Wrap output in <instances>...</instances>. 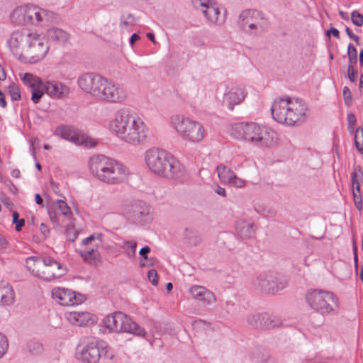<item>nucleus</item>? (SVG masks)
I'll use <instances>...</instances> for the list:
<instances>
[{"instance_id": "f257e3e1", "label": "nucleus", "mask_w": 363, "mask_h": 363, "mask_svg": "<svg viewBox=\"0 0 363 363\" xmlns=\"http://www.w3.org/2000/svg\"><path fill=\"white\" fill-rule=\"evenodd\" d=\"M108 128L120 140L134 146L144 143L150 135L144 121L136 113L124 108L115 113Z\"/></svg>"}, {"instance_id": "f03ea898", "label": "nucleus", "mask_w": 363, "mask_h": 363, "mask_svg": "<svg viewBox=\"0 0 363 363\" xmlns=\"http://www.w3.org/2000/svg\"><path fill=\"white\" fill-rule=\"evenodd\" d=\"M77 84L84 92L100 102L120 104L128 98L125 89L121 85L94 72L80 76Z\"/></svg>"}, {"instance_id": "7ed1b4c3", "label": "nucleus", "mask_w": 363, "mask_h": 363, "mask_svg": "<svg viewBox=\"0 0 363 363\" xmlns=\"http://www.w3.org/2000/svg\"><path fill=\"white\" fill-rule=\"evenodd\" d=\"M92 175L99 181L110 185H118L128 181L130 171L121 162L103 155L91 157L89 162Z\"/></svg>"}, {"instance_id": "20e7f679", "label": "nucleus", "mask_w": 363, "mask_h": 363, "mask_svg": "<svg viewBox=\"0 0 363 363\" xmlns=\"http://www.w3.org/2000/svg\"><path fill=\"white\" fill-rule=\"evenodd\" d=\"M145 162L152 174L162 178L177 179L184 173V167L179 160L158 148L147 150L145 152Z\"/></svg>"}, {"instance_id": "39448f33", "label": "nucleus", "mask_w": 363, "mask_h": 363, "mask_svg": "<svg viewBox=\"0 0 363 363\" xmlns=\"http://www.w3.org/2000/svg\"><path fill=\"white\" fill-rule=\"evenodd\" d=\"M233 129L238 132V137L260 147H272L277 143L278 136L272 128L255 123L234 124Z\"/></svg>"}, {"instance_id": "423d86ee", "label": "nucleus", "mask_w": 363, "mask_h": 363, "mask_svg": "<svg viewBox=\"0 0 363 363\" xmlns=\"http://www.w3.org/2000/svg\"><path fill=\"white\" fill-rule=\"evenodd\" d=\"M171 120L174 128L184 140L199 143L205 138V130L200 123L183 115H174Z\"/></svg>"}, {"instance_id": "0eeeda50", "label": "nucleus", "mask_w": 363, "mask_h": 363, "mask_svg": "<svg viewBox=\"0 0 363 363\" xmlns=\"http://www.w3.org/2000/svg\"><path fill=\"white\" fill-rule=\"evenodd\" d=\"M239 24L250 35H259L269 27V21L264 14L252 9L245 10L240 13Z\"/></svg>"}, {"instance_id": "6e6552de", "label": "nucleus", "mask_w": 363, "mask_h": 363, "mask_svg": "<svg viewBox=\"0 0 363 363\" xmlns=\"http://www.w3.org/2000/svg\"><path fill=\"white\" fill-rule=\"evenodd\" d=\"M306 301L313 310L323 315L330 313L338 306L337 299L333 294L320 290L308 292Z\"/></svg>"}, {"instance_id": "1a4fd4ad", "label": "nucleus", "mask_w": 363, "mask_h": 363, "mask_svg": "<svg viewBox=\"0 0 363 363\" xmlns=\"http://www.w3.org/2000/svg\"><path fill=\"white\" fill-rule=\"evenodd\" d=\"M48 50L49 48L45 40L34 30L21 62L30 64L36 63L45 57Z\"/></svg>"}, {"instance_id": "9d476101", "label": "nucleus", "mask_w": 363, "mask_h": 363, "mask_svg": "<svg viewBox=\"0 0 363 363\" xmlns=\"http://www.w3.org/2000/svg\"><path fill=\"white\" fill-rule=\"evenodd\" d=\"M33 31L23 28L16 30L11 33L8 40V46L13 55L20 61L23 57Z\"/></svg>"}, {"instance_id": "9b49d317", "label": "nucleus", "mask_w": 363, "mask_h": 363, "mask_svg": "<svg viewBox=\"0 0 363 363\" xmlns=\"http://www.w3.org/2000/svg\"><path fill=\"white\" fill-rule=\"evenodd\" d=\"M103 357H107L109 359L113 358L111 354H108L106 344L99 340L89 342L81 352L82 361L87 363H97Z\"/></svg>"}, {"instance_id": "f8f14e48", "label": "nucleus", "mask_w": 363, "mask_h": 363, "mask_svg": "<svg viewBox=\"0 0 363 363\" xmlns=\"http://www.w3.org/2000/svg\"><path fill=\"white\" fill-rule=\"evenodd\" d=\"M66 272V267L58 261L50 257H43L38 278L50 281L60 278L64 276Z\"/></svg>"}, {"instance_id": "ddd939ff", "label": "nucleus", "mask_w": 363, "mask_h": 363, "mask_svg": "<svg viewBox=\"0 0 363 363\" xmlns=\"http://www.w3.org/2000/svg\"><path fill=\"white\" fill-rule=\"evenodd\" d=\"M255 287L266 294H275L286 286V281L273 274H262L254 281Z\"/></svg>"}, {"instance_id": "4468645a", "label": "nucleus", "mask_w": 363, "mask_h": 363, "mask_svg": "<svg viewBox=\"0 0 363 363\" xmlns=\"http://www.w3.org/2000/svg\"><path fill=\"white\" fill-rule=\"evenodd\" d=\"M57 134L65 140L78 145H83L85 147H93L97 144L95 139L82 132L74 130L70 126L62 127L57 130Z\"/></svg>"}, {"instance_id": "2eb2a0df", "label": "nucleus", "mask_w": 363, "mask_h": 363, "mask_svg": "<svg viewBox=\"0 0 363 363\" xmlns=\"http://www.w3.org/2000/svg\"><path fill=\"white\" fill-rule=\"evenodd\" d=\"M51 294L56 302L64 306L78 305L84 301V297L80 294L66 288H54Z\"/></svg>"}, {"instance_id": "dca6fc26", "label": "nucleus", "mask_w": 363, "mask_h": 363, "mask_svg": "<svg viewBox=\"0 0 363 363\" xmlns=\"http://www.w3.org/2000/svg\"><path fill=\"white\" fill-rule=\"evenodd\" d=\"M291 98L286 96L276 99L271 107L273 118L279 123L287 125Z\"/></svg>"}, {"instance_id": "f3484780", "label": "nucleus", "mask_w": 363, "mask_h": 363, "mask_svg": "<svg viewBox=\"0 0 363 363\" xmlns=\"http://www.w3.org/2000/svg\"><path fill=\"white\" fill-rule=\"evenodd\" d=\"M245 98V90L236 85H229L225 87L223 91V104L230 110L234 106L240 104Z\"/></svg>"}, {"instance_id": "a211bd4d", "label": "nucleus", "mask_w": 363, "mask_h": 363, "mask_svg": "<svg viewBox=\"0 0 363 363\" xmlns=\"http://www.w3.org/2000/svg\"><path fill=\"white\" fill-rule=\"evenodd\" d=\"M306 106L301 100L291 98L287 125L292 126L303 122L306 117Z\"/></svg>"}, {"instance_id": "6ab92c4d", "label": "nucleus", "mask_w": 363, "mask_h": 363, "mask_svg": "<svg viewBox=\"0 0 363 363\" xmlns=\"http://www.w3.org/2000/svg\"><path fill=\"white\" fill-rule=\"evenodd\" d=\"M216 172L220 181L223 184H228L236 188H242L245 181L238 177L235 174L224 164L217 166Z\"/></svg>"}, {"instance_id": "aec40b11", "label": "nucleus", "mask_w": 363, "mask_h": 363, "mask_svg": "<svg viewBox=\"0 0 363 363\" xmlns=\"http://www.w3.org/2000/svg\"><path fill=\"white\" fill-rule=\"evenodd\" d=\"M250 324L257 328L272 329L282 325L281 319L277 316L254 315L249 319Z\"/></svg>"}, {"instance_id": "412c9836", "label": "nucleus", "mask_w": 363, "mask_h": 363, "mask_svg": "<svg viewBox=\"0 0 363 363\" xmlns=\"http://www.w3.org/2000/svg\"><path fill=\"white\" fill-rule=\"evenodd\" d=\"M41 91L53 99H64L69 94V88L58 82H44Z\"/></svg>"}, {"instance_id": "4be33fe9", "label": "nucleus", "mask_w": 363, "mask_h": 363, "mask_svg": "<svg viewBox=\"0 0 363 363\" xmlns=\"http://www.w3.org/2000/svg\"><path fill=\"white\" fill-rule=\"evenodd\" d=\"M191 297L204 306H209L216 301L215 294L203 286L194 285L189 289Z\"/></svg>"}, {"instance_id": "5701e85b", "label": "nucleus", "mask_w": 363, "mask_h": 363, "mask_svg": "<svg viewBox=\"0 0 363 363\" xmlns=\"http://www.w3.org/2000/svg\"><path fill=\"white\" fill-rule=\"evenodd\" d=\"M23 83L31 89V100L34 104H38L42 96L43 91H41V86L43 82L41 79L32 74L26 73L22 77Z\"/></svg>"}, {"instance_id": "b1692460", "label": "nucleus", "mask_w": 363, "mask_h": 363, "mask_svg": "<svg viewBox=\"0 0 363 363\" xmlns=\"http://www.w3.org/2000/svg\"><path fill=\"white\" fill-rule=\"evenodd\" d=\"M48 213L50 218L53 223H58L60 222V216H69L72 214L70 208L62 199H57L54 201L50 206Z\"/></svg>"}, {"instance_id": "393cba45", "label": "nucleus", "mask_w": 363, "mask_h": 363, "mask_svg": "<svg viewBox=\"0 0 363 363\" xmlns=\"http://www.w3.org/2000/svg\"><path fill=\"white\" fill-rule=\"evenodd\" d=\"M29 5L16 8L10 14L11 22L16 26L30 25Z\"/></svg>"}, {"instance_id": "a878e982", "label": "nucleus", "mask_w": 363, "mask_h": 363, "mask_svg": "<svg viewBox=\"0 0 363 363\" xmlns=\"http://www.w3.org/2000/svg\"><path fill=\"white\" fill-rule=\"evenodd\" d=\"M66 318L69 323L83 326L94 322V316L86 311H72L66 313Z\"/></svg>"}, {"instance_id": "bb28decb", "label": "nucleus", "mask_w": 363, "mask_h": 363, "mask_svg": "<svg viewBox=\"0 0 363 363\" xmlns=\"http://www.w3.org/2000/svg\"><path fill=\"white\" fill-rule=\"evenodd\" d=\"M118 333H128L142 337L145 335V330L125 314L124 318H121L120 321Z\"/></svg>"}, {"instance_id": "cd10ccee", "label": "nucleus", "mask_w": 363, "mask_h": 363, "mask_svg": "<svg viewBox=\"0 0 363 363\" xmlns=\"http://www.w3.org/2000/svg\"><path fill=\"white\" fill-rule=\"evenodd\" d=\"M30 25H38L49 20L52 13L35 6L29 5Z\"/></svg>"}, {"instance_id": "c85d7f7f", "label": "nucleus", "mask_w": 363, "mask_h": 363, "mask_svg": "<svg viewBox=\"0 0 363 363\" xmlns=\"http://www.w3.org/2000/svg\"><path fill=\"white\" fill-rule=\"evenodd\" d=\"M78 252L83 261L91 265H96L101 261V255L99 250L82 247Z\"/></svg>"}, {"instance_id": "c756f323", "label": "nucleus", "mask_w": 363, "mask_h": 363, "mask_svg": "<svg viewBox=\"0 0 363 363\" xmlns=\"http://www.w3.org/2000/svg\"><path fill=\"white\" fill-rule=\"evenodd\" d=\"M237 234L242 238H251L255 235V229L252 222L241 220L236 223Z\"/></svg>"}, {"instance_id": "7c9ffc66", "label": "nucleus", "mask_w": 363, "mask_h": 363, "mask_svg": "<svg viewBox=\"0 0 363 363\" xmlns=\"http://www.w3.org/2000/svg\"><path fill=\"white\" fill-rule=\"evenodd\" d=\"M104 235L102 233H95L90 236L83 239L81 242L82 247L92 248L100 250L103 248Z\"/></svg>"}, {"instance_id": "2f4dec72", "label": "nucleus", "mask_w": 363, "mask_h": 363, "mask_svg": "<svg viewBox=\"0 0 363 363\" xmlns=\"http://www.w3.org/2000/svg\"><path fill=\"white\" fill-rule=\"evenodd\" d=\"M206 19L212 23L220 24L224 21L220 15L218 7L211 2L207 7L202 11Z\"/></svg>"}, {"instance_id": "473e14b6", "label": "nucleus", "mask_w": 363, "mask_h": 363, "mask_svg": "<svg viewBox=\"0 0 363 363\" xmlns=\"http://www.w3.org/2000/svg\"><path fill=\"white\" fill-rule=\"evenodd\" d=\"M14 292L11 285L0 283V306H9L14 302Z\"/></svg>"}, {"instance_id": "72a5a7b5", "label": "nucleus", "mask_w": 363, "mask_h": 363, "mask_svg": "<svg viewBox=\"0 0 363 363\" xmlns=\"http://www.w3.org/2000/svg\"><path fill=\"white\" fill-rule=\"evenodd\" d=\"M121 318H124V313L121 312L113 313L104 319V325L110 332L118 333Z\"/></svg>"}, {"instance_id": "f704fd0d", "label": "nucleus", "mask_w": 363, "mask_h": 363, "mask_svg": "<svg viewBox=\"0 0 363 363\" xmlns=\"http://www.w3.org/2000/svg\"><path fill=\"white\" fill-rule=\"evenodd\" d=\"M47 37L52 41L65 43L68 40L69 35L62 29L51 28L47 30Z\"/></svg>"}, {"instance_id": "c9c22d12", "label": "nucleus", "mask_w": 363, "mask_h": 363, "mask_svg": "<svg viewBox=\"0 0 363 363\" xmlns=\"http://www.w3.org/2000/svg\"><path fill=\"white\" fill-rule=\"evenodd\" d=\"M43 257H30L26 259V266L30 273L38 277Z\"/></svg>"}, {"instance_id": "e433bc0d", "label": "nucleus", "mask_w": 363, "mask_h": 363, "mask_svg": "<svg viewBox=\"0 0 363 363\" xmlns=\"http://www.w3.org/2000/svg\"><path fill=\"white\" fill-rule=\"evenodd\" d=\"M184 239L186 243L190 246H196L201 242V238L199 233L193 229H185Z\"/></svg>"}, {"instance_id": "4c0bfd02", "label": "nucleus", "mask_w": 363, "mask_h": 363, "mask_svg": "<svg viewBox=\"0 0 363 363\" xmlns=\"http://www.w3.org/2000/svg\"><path fill=\"white\" fill-rule=\"evenodd\" d=\"M135 216L140 222H146L150 219V208L147 205L141 206L140 209L135 211Z\"/></svg>"}, {"instance_id": "58836bf2", "label": "nucleus", "mask_w": 363, "mask_h": 363, "mask_svg": "<svg viewBox=\"0 0 363 363\" xmlns=\"http://www.w3.org/2000/svg\"><path fill=\"white\" fill-rule=\"evenodd\" d=\"M352 194L354 203L356 208L360 211L363 208L362 199L360 193L359 185L355 186V188H352Z\"/></svg>"}, {"instance_id": "ea45409f", "label": "nucleus", "mask_w": 363, "mask_h": 363, "mask_svg": "<svg viewBox=\"0 0 363 363\" xmlns=\"http://www.w3.org/2000/svg\"><path fill=\"white\" fill-rule=\"evenodd\" d=\"M354 143L357 149L363 153V128L359 127L356 130V134L354 136Z\"/></svg>"}, {"instance_id": "a19ab883", "label": "nucleus", "mask_w": 363, "mask_h": 363, "mask_svg": "<svg viewBox=\"0 0 363 363\" xmlns=\"http://www.w3.org/2000/svg\"><path fill=\"white\" fill-rule=\"evenodd\" d=\"M136 23V18L131 13L121 17L120 26H133Z\"/></svg>"}, {"instance_id": "79ce46f5", "label": "nucleus", "mask_w": 363, "mask_h": 363, "mask_svg": "<svg viewBox=\"0 0 363 363\" xmlns=\"http://www.w3.org/2000/svg\"><path fill=\"white\" fill-rule=\"evenodd\" d=\"M347 56L349 60V65L356 64L357 62V52L356 48L350 44L347 48Z\"/></svg>"}, {"instance_id": "37998d69", "label": "nucleus", "mask_w": 363, "mask_h": 363, "mask_svg": "<svg viewBox=\"0 0 363 363\" xmlns=\"http://www.w3.org/2000/svg\"><path fill=\"white\" fill-rule=\"evenodd\" d=\"M358 177H363V172L359 166L355 167L354 172L351 174V182L352 188H355V186L359 185L357 181Z\"/></svg>"}, {"instance_id": "c03bdc74", "label": "nucleus", "mask_w": 363, "mask_h": 363, "mask_svg": "<svg viewBox=\"0 0 363 363\" xmlns=\"http://www.w3.org/2000/svg\"><path fill=\"white\" fill-rule=\"evenodd\" d=\"M9 93L12 100L18 101L21 99V92L18 86L13 84L9 86Z\"/></svg>"}, {"instance_id": "a18cd8bd", "label": "nucleus", "mask_w": 363, "mask_h": 363, "mask_svg": "<svg viewBox=\"0 0 363 363\" xmlns=\"http://www.w3.org/2000/svg\"><path fill=\"white\" fill-rule=\"evenodd\" d=\"M351 21L357 26L360 27L363 26V16L357 11L352 12Z\"/></svg>"}, {"instance_id": "49530a36", "label": "nucleus", "mask_w": 363, "mask_h": 363, "mask_svg": "<svg viewBox=\"0 0 363 363\" xmlns=\"http://www.w3.org/2000/svg\"><path fill=\"white\" fill-rule=\"evenodd\" d=\"M9 348V342L6 336L0 334V358L4 357Z\"/></svg>"}, {"instance_id": "de8ad7c7", "label": "nucleus", "mask_w": 363, "mask_h": 363, "mask_svg": "<svg viewBox=\"0 0 363 363\" xmlns=\"http://www.w3.org/2000/svg\"><path fill=\"white\" fill-rule=\"evenodd\" d=\"M13 223L16 224V230L20 231L22 227L25 225L23 219H19V214L16 211L12 213Z\"/></svg>"}, {"instance_id": "09e8293b", "label": "nucleus", "mask_w": 363, "mask_h": 363, "mask_svg": "<svg viewBox=\"0 0 363 363\" xmlns=\"http://www.w3.org/2000/svg\"><path fill=\"white\" fill-rule=\"evenodd\" d=\"M191 2L195 9L201 10V12L208 6L211 3L209 0H191Z\"/></svg>"}, {"instance_id": "8fccbe9b", "label": "nucleus", "mask_w": 363, "mask_h": 363, "mask_svg": "<svg viewBox=\"0 0 363 363\" xmlns=\"http://www.w3.org/2000/svg\"><path fill=\"white\" fill-rule=\"evenodd\" d=\"M344 101L346 106H350L352 104V93L347 86H344L342 90Z\"/></svg>"}, {"instance_id": "3c124183", "label": "nucleus", "mask_w": 363, "mask_h": 363, "mask_svg": "<svg viewBox=\"0 0 363 363\" xmlns=\"http://www.w3.org/2000/svg\"><path fill=\"white\" fill-rule=\"evenodd\" d=\"M357 70L354 69L353 65L347 66V77L351 82H355L357 80Z\"/></svg>"}, {"instance_id": "603ef678", "label": "nucleus", "mask_w": 363, "mask_h": 363, "mask_svg": "<svg viewBox=\"0 0 363 363\" xmlns=\"http://www.w3.org/2000/svg\"><path fill=\"white\" fill-rule=\"evenodd\" d=\"M124 247L130 248L132 250V255L128 254L129 257H134L135 255V250L137 247V243L133 240H128L124 242Z\"/></svg>"}, {"instance_id": "864d4df0", "label": "nucleus", "mask_w": 363, "mask_h": 363, "mask_svg": "<svg viewBox=\"0 0 363 363\" xmlns=\"http://www.w3.org/2000/svg\"><path fill=\"white\" fill-rule=\"evenodd\" d=\"M148 279L150 280V281L155 286L157 285L158 284V280L157 279V273L156 272V270L155 269H151L148 272Z\"/></svg>"}, {"instance_id": "5fc2aeb1", "label": "nucleus", "mask_w": 363, "mask_h": 363, "mask_svg": "<svg viewBox=\"0 0 363 363\" xmlns=\"http://www.w3.org/2000/svg\"><path fill=\"white\" fill-rule=\"evenodd\" d=\"M9 248V242L0 234V252H6Z\"/></svg>"}, {"instance_id": "6e6d98bb", "label": "nucleus", "mask_w": 363, "mask_h": 363, "mask_svg": "<svg viewBox=\"0 0 363 363\" xmlns=\"http://www.w3.org/2000/svg\"><path fill=\"white\" fill-rule=\"evenodd\" d=\"M345 32L350 38L354 40L356 43H358L359 37L354 35L348 27H346Z\"/></svg>"}, {"instance_id": "4d7b16f0", "label": "nucleus", "mask_w": 363, "mask_h": 363, "mask_svg": "<svg viewBox=\"0 0 363 363\" xmlns=\"http://www.w3.org/2000/svg\"><path fill=\"white\" fill-rule=\"evenodd\" d=\"M150 252V248L148 246H145L140 249L139 254L144 258L147 259V255Z\"/></svg>"}, {"instance_id": "13d9d810", "label": "nucleus", "mask_w": 363, "mask_h": 363, "mask_svg": "<svg viewBox=\"0 0 363 363\" xmlns=\"http://www.w3.org/2000/svg\"><path fill=\"white\" fill-rule=\"evenodd\" d=\"M215 191L220 196L225 197L226 196L225 189L221 186H217Z\"/></svg>"}, {"instance_id": "bf43d9fd", "label": "nucleus", "mask_w": 363, "mask_h": 363, "mask_svg": "<svg viewBox=\"0 0 363 363\" xmlns=\"http://www.w3.org/2000/svg\"><path fill=\"white\" fill-rule=\"evenodd\" d=\"M347 121L349 125H354L356 123L355 116L353 113H350L347 115Z\"/></svg>"}, {"instance_id": "052dcab7", "label": "nucleus", "mask_w": 363, "mask_h": 363, "mask_svg": "<svg viewBox=\"0 0 363 363\" xmlns=\"http://www.w3.org/2000/svg\"><path fill=\"white\" fill-rule=\"evenodd\" d=\"M140 39V36L136 34V33H133L131 36H130V45L133 47L135 42L138 40Z\"/></svg>"}, {"instance_id": "680f3d73", "label": "nucleus", "mask_w": 363, "mask_h": 363, "mask_svg": "<svg viewBox=\"0 0 363 363\" xmlns=\"http://www.w3.org/2000/svg\"><path fill=\"white\" fill-rule=\"evenodd\" d=\"M71 230H72V233H71L70 232L69 233L68 239L70 241L74 242L77 238V233L73 229Z\"/></svg>"}, {"instance_id": "e2e57ef3", "label": "nucleus", "mask_w": 363, "mask_h": 363, "mask_svg": "<svg viewBox=\"0 0 363 363\" xmlns=\"http://www.w3.org/2000/svg\"><path fill=\"white\" fill-rule=\"evenodd\" d=\"M40 232L45 236H46L49 233V230H48V227L45 224H43V223H42L40 225Z\"/></svg>"}, {"instance_id": "0e129e2a", "label": "nucleus", "mask_w": 363, "mask_h": 363, "mask_svg": "<svg viewBox=\"0 0 363 363\" xmlns=\"http://www.w3.org/2000/svg\"><path fill=\"white\" fill-rule=\"evenodd\" d=\"M0 106L2 107H6V101L4 98V94L1 91H0Z\"/></svg>"}, {"instance_id": "69168bd1", "label": "nucleus", "mask_w": 363, "mask_h": 363, "mask_svg": "<svg viewBox=\"0 0 363 363\" xmlns=\"http://www.w3.org/2000/svg\"><path fill=\"white\" fill-rule=\"evenodd\" d=\"M327 33L328 35H330V33H331L335 38H339V30L335 28H331V29Z\"/></svg>"}, {"instance_id": "338daca9", "label": "nucleus", "mask_w": 363, "mask_h": 363, "mask_svg": "<svg viewBox=\"0 0 363 363\" xmlns=\"http://www.w3.org/2000/svg\"><path fill=\"white\" fill-rule=\"evenodd\" d=\"M6 78V73L4 72V69L0 65V82L5 80Z\"/></svg>"}, {"instance_id": "774afa93", "label": "nucleus", "mask_w": 363, "mask_h": 363, "mask_svg": "<svg viewBox=\"0 0 363 363\" xmlns=\"http://www.w3.org/2000/svg\"><path fill=\"white\" fill-rule=\"evenodd\" d=\"M260 363H274V361H273V359L271 357H267L263 359L260 362Z\"/></svg>"}]
</instances>
